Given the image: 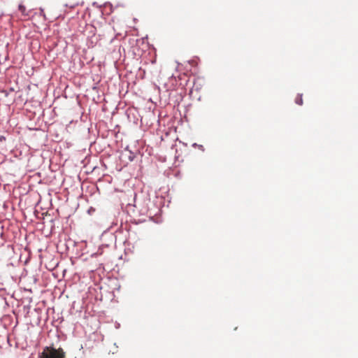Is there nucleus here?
<instances>
[{
	"mask_svg": "<svg viewBox=\"0 0 358 358\" xmlns=\"http://www.w3.org/2000/svg\"><path fill=\"white\" fill-rule=\"evenodd\" d=\"M295 103L299 106L303 104L302 94H298L295 99Z\"/></svg>",
	"mask_w": 358,
	"mask_h": 358,
	"instance_id": "nucleus-3",
	"label": "nucleus"
},
{
	"mask_svg": "<svg viewBox=\"0 0 358 358\" xmlns=\"http://www.w3.org/2000/svg\"><path fill=\"white\" fill-rule=\"evenodd\" d=\"M39 357L40 358H66L62 348L56 349L51 346L45 347Z\"/></svg>",
	"mask_w": 358,
	"mask_h": 358,
	"instance_id": "nucleus-1",
	"label": "nucleus"
},
{
	"mask_svg": "<svg viewBox=\"0 0 358 358\" xmlns=\"http://www.w3.org/2000/svg\"><path fill=\"white\" fill-rule=\"evenodd\" d=\"M18 9L22 13V15L23 16L27 17L29 15V13L26 11V8L24 5H19Z\"/></svg>",
	"mask_w": 358,
	"mask_h": 358,
	"instance_id": "nucleus-2",
	"label": "nucleus"
},
{
	"mask_svg": "<svg viewBox=\"0 0 358 358\" xmlns=\"http://www.w3.org/2000/svg\"><path fill=\"white\" fill-rule=\"evenodd\" d=\"M5 139H6V138H5V137H4V136H0V141H3V140H5Z\"/></svg>",
	"mask_w": 358,
	"mask_h": 358,
	"instance_id": "nucleus-4",
	"label": "nucleus"
}]
</instances>
